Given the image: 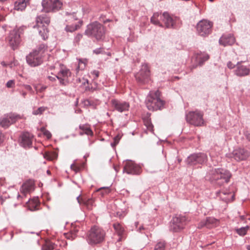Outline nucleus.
<instances>
[{
  "label": "nucleus",
  "mask_w": 250,
  "mask_h": 250,
  "mask_svg": "<svg viewBox=\"0 0 250 250\" xmlns=\"http://www.w3.org/2000/svg\"><path fill=\"white\" fill-rule=\"evenodd\" d=\"M47 49V46L44 44L39 45L26 57L27 63L31 67H36L41 65L43 62L44 54Z\"/></svg>",
  "instance_id": "nucleus-1"
},
{
  "label": "nucleus",
  "mask_w": 250,
  "mask_h": 250,
  "mask_svg": "<svg viewBox=\"0 0 250 250\" xmlns=\"http://www.w3.org/2000/svg\"><path fill=\"white\" fill-rule=\"evenodd\" d=\"M106 29L102 24L95 21L87 25L84 34L89 37H93L97 41L103 40L105 36Z\"/></svg>",
  "instance_id": "nucleus-2"
},
{
  "label": "nucleus",
  "mask_w": 250,
  "mask_h": 250,
  "mask_svg": "<svg viewBox=\"0 0 250 250\" xmlns=\"http://www.w3.org/2000/svg\"><path fill=\"white\" fill-rule=\"evenodd\" d=\"M160 92L157 90L151 91L146 98L145 103L147 109L155 111L162 109L165 104V101L160 98Z\"/></svg>",
  "instance_id": "nucleus-3"
},
{
  "label": "nucleus",
  "mask_w": 250,
  "mask_h": 250,
  "mask_svg": "<svg viewBox=\"0 0 250 250\" xmlns=\"http://www.w3.org/2000/svg\"><path fill=\"white\" fill-rule=\"evenodd\" d=\"M105 235V230L102 228L94 226L87 234V242L91 245L100 244L104 241Z\"/></svg>",
  "instance_id": "nucleus-4"
},
{
  "label": "nucleus",
  "mask_w": 250,
  "mask_h": 250,
  "mask_svg": "<svg viewBox=\"0 0 250 250\" xmlns=\"http://www.w3.org/2000/svg\"><path fill=\"white\" fill-rule=\"evenodd\" d=\"M203 112L196 110L189 111L186 114V120L188 123L196 126H201L204 125Z\"/></svg>",
  "instance_id": "nucleus-5"
},
{
  "label": "nucleus",
  "mask_w": 250,
  "mask_h": 250,
  "mask_svg": "<svg viewBox=\"0 0 250 250\" xmlns=\"http://www.w3.org/2000/svg\"><path fill=\"white\" fill-rule=\"evenodd\" d=\"M212 179L215 181L221 180L218 184L221 186L223 183H227L229 182L231 176L230 172L223 168H217L211 171Z\"/></svg>",
  "instance_id": "nucleus-6"
},
{
  "label": "nucleus",
  "mask_w": 250,
  "mask_h": 250,
  "mask_svg": "<svg viewBox=\"0 0 250 250\" xmlns=\"http://www.w3.org/2000/svg\"><path fill=\"white\" fill-rule=\"evenodd\" d=\"M42 11L45 13L56 12L62 7V0H42Z\"/></svg>",
  "instance_id": "nucleus-7"
},
{
  "label": "nucleus",
  "mask_w": 250,
  "mask_h": 250,
  "mask_svg": "<svg viewBox=\"0 0 250 250\" xmlns=\"http://www.w3.org/2000/svg\"><path fill=\"white\" fill-rule=\"evenodd\" d=\"M208 161L206 154L202 152L194 153L190 154L186 159L185 162L188 166H195L198 165H203Z\"/></svg>",
  "instance_id": "nucleus-8"
},
{
  "label": "nucleus",
  "mask_w": 250,
  "mask_h": 250,
  "mask_svg": "<svg viewBox=\"0 0 250 250\" xmlns=\"http://www.w3.org/2000/svg\"><path fill=\"white\" fill-rule=\"evenodd\" d=\"M187 222V220L185 216H175L170 222L169 230L172 232H179L184 229Z\"/></svg>",
  "instance_id": "nucleus-9"
},
{
  "label": "nucleus",
  "mask_w": 250,
  "mask_h": 250,
  "mask_svg": "<svg viewBox=\"0 0 250 250\" xmlns=\"http://www.w3.org/2000/svg\"><path fill=\"white\" fill-rule=\"evenodd\" d=\"M21 30H22L21 28L14 29L7 37L8 44L13 50L17 49L21 43Z\"/></svg>",
  "instance_id": "nucleus-10"
},
{
  "label": "nucleus",
  "mask_w": 250,
  "mask_h": 250,
  "mask_svg": "<svg viewBox=\"0 0 250 250\" xmlns=\"http://www.w3.org/2000/svg\"><path fill=\"white\" fill-rule=\"evenodd\" d=\"M138 83L144 84L147 83L150 79V70L147 64L142 65L140 71L135 75Z\"/></svg>",
  "instance_id": "nucleus-11"
},
{
  "label": "nucleus",
  "mask_w": 250,
  "mask_h": 250,
  "mask_svg": "<svg viewBox=\"0 0 250 250\" xmlns=\"http://www.w3.org/2000/svg\"><path fill=\"white\" fill-rule=\"evenodd\" d=\"M212 26L211 22L205 20H201L197 24V31L201 36H208L211 32Z\"/></svg>",
  "instance_id": "nucleus-12"
},
{
  "label": "nucleus",
  "mask_w": 250,
  "mask_h": 250,
  "mask_svg": "<svg viewBox=\"0 0 250 250\" xmlns=\"http://www.w3.org/2000/svg\"><path fill=\"white\" fill-rule=\"evenodd\" d=\"M20 118V115L14 113H9L4 115L0 119V125L5 128L8 127L11 125L15 123Z\"/></svg>",
  "instance_id": "nucleus-13"
},
{
  "label": "nucleus",
  "mask_w": 250,
  "mask_h": 250,
  "mask_svg": "<svg viewBox=\"0 0 250 250\" xmlns=\"http://www.w3.org/2000/svg\"><path fill=\"white\" fill-rule=\"evenodd\" d=\"M111 103L113 110L120 113L128 111L130 107L129 103L125 101L113 99Z\"/></svg>",
  "instance_id": "nucleus-14"
},
{
  "label": "nucleus",
  "mask_w": 250,
  "mask_h": 250,
  "mask_svg": "<svg viewBox=\"0 0 250 250\" xmlns=\"http://www.w3.org/2000/svg\"><path fill=\"white\" fill-rule=\"evenodd\" d=\"M71 73L69 69L62 64L60 65V70L56 75L57 79L62 85H66L65 81L71 76Z\"/></svg>",
  "instance_id": "nucleus-15"
},
{
  "label": "nucleus",
  "mask_w": 250,
  "mask_h": 250,
  "mask_svg": "<svg viewBox=\"0 0 250 250\" xmlns=\"http://www.w3.org/2000/svg\"><path fill=\"white\" fill-rule=\"evenodd\" d=\"M123 172L128 174L138 175L141 172V168L133 162L128 160L124 166Z\"/></svg>",
  "instance_id": "nucleus-16"
},
{
  "label": "nucleus",
  "mask_w": 250,
  "mask_h": 250,
  "mask_svg": "<svg viewBox=\"0 0 250 250\" xmlns=\"http://www.w3.org/2000/svg\"><path fill=\"white\" fill-rule=\"evenodd\" d=\"M232 155L235 160L240 161L246 160L250 156V153L248 150L239 147L234 149Z\"/></svg>",
  "instance_id": "nucleus-17"
},
{
  "label": "nucleus",
  "mask_w": 250,
  "mask_h": 250,
  "mask_svg": "<svg viewBox=\"0 0 250 250\" xmlns=\"http://www.w3.org/2000/svg\"><path fill=\"white\" fill-rule=\"evenodd\" d=\"M33 135L28 132H23L20 136V143L23 147H30L32 145Z\"/></svg>",
  "instance_id": "nucleus-18"
},
{
  "label": "nucleus",
  "mask_w": 250,
  "mask_h": 250,
  "mask_svg": "<svg viewBox=\"0 0 250 250\" xmlns=\"http://www.w3.org/2000/svg\"><path fill=\"white\" fill-rule=\"evenodd\" d=\"M160 19L163 21L166 28L174 27L175 21L167 12H165L162 15H160Z\"/></svg>",
  "instance_id": "nucleus-19"
},
{
  "label": "nucleus",
  "mask_w": 250,
  "mask_h": 250,
  "mask_svg": "<svg viewBox=\"0 0 250 250\" xmlns=\"http://www.w3.org/2000/svg\"><path fill=\"white\" fill-rule=\"evenodd\" d=\"M121 237L118 235H113L111 240L108 242L107 247L109 250H118L121 246Z\"/></svg>",
  "instance_id": "nucleus-20"
},
{
  "label": "nucleus",
  "mask_w": 250,
  "mask_h": 250,
  "mask_svg": "<svg viewBox=\"0 0 250 250\" xmlns=\"http://www.w3.org/2000/svg\"><path fill=\"white\" fill-rule=\"evenodd\" d=\"M250 69L248 66L242 65L240 62H237L236 68L235 70V74L239 77L248 76L250 73Z\"/></svg>",
  "instance_id": "nucleus-21"
},
{
  "label": "nucleus",
  "mask_w": 250,
  "mask_h": 250,
  "mask_svg": "<svg viewBox=\"0 0 250 250\" xmlns=\"http://www.w3.org/2000/svg\"><path fill=\"white\" fill-rule=\"evenodd\" d=\"M50 22V18L47 15L42 14L37 16L36 19V24L33 26V28H36V27L42 26L43 25L47 26Z\"/></svg>",
  "instance_id": "nucleus-22"
},
{
  "label": "nucleus",
  "mask_w": 250,
  "mask_h": 250,
  "mask_svg": "<svg viewBox=\"0 0 250 250\" xmlns=\"http://www.w3.org/2000/svg\"><path fill=\"white\" fill-rule=\"evenodd\" d=\"M235 42V38L233 35L231 34H224L219 39V43L220 44L224 46L227 45H231Z\"/></svg>",
  "instance_id": "nucleus-23"
},
{
  "label": "nucleus",
  "mask_w": 250,
  "mask_h": 250,
  "mask_svg": "<svg viewBox=\"0 0 250 250\" xmlns=\"http://www.w3.org/2000/svg\"><path fill=\"white\" fill-rule=\"evenodd\" d=\"M218 223V220L213 217H207L205 220L202 221L198 225L199 228L206 227L207 228H211L215 226Z\"/></svg>",
  "instance_id": "nucleus-24"
},
{
  "label": "nucleus",
  "mask_w": 250,
  "mask_h": 250,
  "mask_svg": "<svg viewBox=\"0 0 250 250\" xmlns=\"http://www.w3.org/2000/svg\"><path fill=\"white\" fill-rule=\"evenodd\" d=\"M34 185V182L32 180H28L22 184L21 188V191L24 196L33 189Z\"/></svg>",
  "instance_id": "nucleus-25"
},
{
  "label": "nucleus",
  "mask_w": 250,
  "mask_h": 250,
  "mask_svg": "<svg viewBox=\"0 0 250 250\" xmlns=\"http://www.w3.org/2000/svg\"><path fill=\"white\" fill-rule=\"evenodd\" d=\"M209 55L205 52L197 53L196 56V60L199 65L203 64L205 62L208 60Z\"/></svg>",
  "instance_id": "nucleus-26"
},
{
  "label": "nucleus",
  "mask_w": 250,
  "mask_h": 250,
  "mask_svg": "<svg viewBox=\"0 0 250 250\" xmlns=\"http://www.w3.org/2000/svg\"><path fill=\"white\" fill-rule=\"evenodd\" d=\"M162 15V14H159L158 12L154 13L150 19V22L154 25L163 27L164 26L160 21H161L160 19V15Z\"/></svg>",
  "instance_id": "nucleus-27"
},
{
  "label": "nucleus",
  "mask_w": 250,
  "mask_h": 250,
  "mask_svg": "<svg viewBox=\"0 0 250 250\" xmlns=\"http://www.w3.org/2000/svg\"><path fill=\"white\" fill-rule=\"evenodd\" d=\"M38 30L39 35L42 37L43 40H45L48 38V30L46 26L45 25H42V26L36 27Z\"/></svg>",
  "instance_id": "nucleus-28"
},
{
  "label": "nucleus",
  "mask_w": 250,
  "mask_h": 250,
  "mask_svg": "<svg viewBox=\"0 0 250 250\" xmlns=\"http://www.w3.org/2000/svg\"><path fill=\"white\" fill-rule=\"evenodd\" d=\"M79 129L84 132V134L88 136H93V132L90 128L89 125L83 124L80 125L79 126Z\"/></svg>",
  "instance_id": "nucleus-29"
},
{
  "label": "nucleus",
  "mask_w": 250,
  "mask_h": 250,
  "mask_svg": "<svg viewBox=\"0 0 250 250\" xmlns=\"http://www.w3.org/2000/svg\"><path fill=\"white\" fill-rule=\"evenodd\" d=\"M26 203L28 204V207L29 210L34 211L38 209V206L39 204L38 199L28 200Z\"/></svg>",
  "instance_id": "nucleus-30"
},
{
  "label": "nucleus",
  "mask_w": 250,
  "mask_h": 250,
  "mask_svg": "<svg viewBox=\"0 0 250 250\" xmlns=\"http://www.w3.org/2000/svg\"><path fill=\"white\" fill-rule=\"evenodd\" d=\"M113 227L117 232V234H114V235H118L121 237V235L124 231V228L122 225L119 223L116 222L113 224Z\"/></svg>",
  "instance_id": "nucleus-31"
},
{
  "label": "nucleus",
  "mask_w": 250,
  "mask_h": 250,
  "mask_svg": "<svg viewBox=\"0 0 250 250\" xmlns=\"http://www.w3.org/2000/svg\"><path fill=\"white\" fill-rule=\"evenodd\" d=\"M43 157L47 160L52 161L57 158V155L54 152H46L44 154Z\"/></svg>",
  "instance_id": "nucleus-32"
},
{
  "label": "nucleus",
  "mask_w": 250,
  "mask_h": 250,
  "mask_svg": "<svg viewBox=\"0 0 250 250\" xmlns=\"http://www.w3.org/2000/svg\"><path fill=\"white\" fill-rule=\"evenodd\" d=\"M144 125L146 126L148 130L153 131V126L151 122L149 117H145L143 119Z\"/></svg>",
  "instance_id": "nucleus-33"
},
{
  "label": "nucleus",
  "mask_w": 250,
  "mask_h": 250,
  "mask_svg": "<svg viewBox=\"0 0 250 250\" xmlns=\"http://www.w3.org/2000/svg\"><path fill=\"white\" fill-rule=\"evenodd\" d=\"M249 229V226H246L244 227H241L239 229H236V232L240 236H243L247 234L248 230Z\"/></svg>",
  "instance_id": "nucleus-34"
},
{
  "label": "nucleus",
  "mask_w": 250,
  "mask_h": 250,
  "mask_svg": "<svg viewBox=\"0 0 250 250\" xmlns=\"http://www.w3.org/2000/svg\"><path fill=\"white\" fill-rule=\"evenodd\" d=\"M26 4L24 0H22L21 1H19L18 3L16 2L15 3V9L18 10H21L24 9L26 7Z\"/></svg>",
  "instance_id": "nucleus-35"
},
{
  "label": "nucleus",
  "mask_w": 250,
  "mask_h": 250,
  "mask_svg": "<svg viewBox=\"0 0 250 250\" xmlns=\"http://www.w3.org/2000/svg\"><path fill=\"white\" fill-rule=\"evenodd\" d=\"M166 244L165 241H160L155 245L153 250H165Z\"/></svg>",
  "instance_id": "nucleus-36"
},
{
  "label": "nucleus",
  "mask_w": 250,
  "mask_h": 250,
  "mask_svg": "<svg viewBox=\"0 0 250 250\" xmlns=\"http://www.w3.org/2000/svg\"><path fill=\"white\" fill-rule=\"evenodd\" d=\"M56 245L52 242L47 243L42 247V250H53L55 249Z\"/></svg>",
  "instance_id": "nucleus-37"
},
{
  "label": "nucleus",
  "mask_w": 250,
  "mask_h": 250,
  "mask_svg": "<svg viewBox=\"0 0 250 250\" xmlns=\"http://www.w3.org/2000/svg\"><path fill=\"white\" fill-rule=\"evenodd\" d=\"M79 28V25L77 24H75V25H66L65 27V30L66 32H73L77 30Z\"/></svg>",
  "instance_id": "nucleus-38"
},
{
  "label": "nucleus",
  "mask_w": 250,
  "mask_h": 250,
  "mask_svg": "<svg viewBox=\"0 0 250 250\" xmlns=\"http://www.w3.org/2000/svg\"><path fill=\"white\" fill-rule=\"evenodd\" d=\"M77 200L79 204H84L85 205H88L89 204H92V200L88 199L87 201H85L84 199L82 198H80V195L77 197Z\"/></svg>",
  "instance_id": "nucleus-39"
},
{
  "label": "nucleus",
  "mask_w": 250,
  "mask_h": 250,
  "mask_svg": "<svg viewBox=\"0 0 250 250\" xmlns=\"http://www.w3.org/2000/svg\"><path fill=\"white\" fill-rule=\"evenodd\" d=\"M41 131L43 132L44 135L45 136L47 139H50L52 135L49 131L46 130L43 127L41 128Z\"/></svg>",
  "instance_id": "nucleus-40"
},
{
  "label": "nucleus",
  "mask_w": 250,
  "mask_h": 250,
  "mask_svg": "<svg viewBox=\"0 0 250 250\" xmlns=\"http://www.w3.org/2000/svg\"><path fill=\"white\" fill-rule=\"evenodd\" d=\"M45 108L44 107H39L37 110L33 111V114L35 115L41 114L45 111Z\"/></svg>",
  "instance_id": "nucleus-41"
},
{
  "label": "nucleus",
  "mask_w": 250,
  "mask_h": 250,
  "mask_svg": "<svg viewBox=\"0 0 250 250\" xmlns=\"http://www.w3.org/2000/svg\"><path fill=\"white\" fill-rule=\"evenodd\" d=\"M78 231L77 230H74V232H72V231H71V233L70 234H66V237L68 239H71V240H73L74 239L76 236V232Z\"/></svg>",
  "instance_id": "nucleus-42"
},
{
  "label": "nucleus",
  "mask_w": 250,
  "mask_h": 250,
  "mask_svg": "<svg viewBox=\"0 0 250 250\" xmlns=\"http://www.w3.org/2000/svg\"><path fill=\"white\" fill-rule=\"evenodd\" d=\"M83 37V35L78 33L74 38V42L75 43H78Z\"/></svg>",
  "instance_id": "nucleus-43"
},
{
  "label": "nucleus",
  "mask_w": 250,
  "mask_h": 250,
  "mask_svg": "<svg viewBox=\"0 0 250 250\" xmlns=\"http://www.w3.org/2000/svg\"><path fill=\"white\" fill-rule=\"evenodd\" d=\"M139 225V222H136L135 223V226L136 227V229L138 231H139L140 232H142L143 230L145 229V228L142 225H141L139 227H138Z\"/></svg>",
  "instance_id": "nucleus-44"
},
{
  "label": "nucleus",
  "mask_w": 250,
  "mask_h": 250,
  "mask_svg": "<svg viewBox=\"0 0 250 250\" xmlns=\"http://www.w3.org/2000/svg\"><path fill=\"white\" fill-rule=\"evenodd\" d=\"M85 66V63L82 61L80 60L79 62V65L77 68V70H83Z\"/></svg>",
  "instance_id": "nucleus-45"
},
{
  "label": "nucleus",
  "mask_w": 250,
  "mask_h": 250,
  "mask_svg": "<svg viewBox=\"0 0 250 250\" xmlns=\"http://www.w3.org/2000/svg\"><path fill=\"white\" fill-rule=\"evenodd\" d=\"M99 71L96 70H94L91 72V75L93 76L94 79H96L99 77Z\"/></svg>",
  "instance_id": "nucleus-46"
},
{
  "label": "nucleus",
  "mask_w": 250,
  "mask_h": 250,
  "mask_svg": "<svg viewBox=\"0 0 250 250\" xmlns=\"http://www.w3.org/2000/svg\"><path fill=\"white\" fill-rule=\"evenodd\" d=\"M104 52L103 48H98L93 50V53L96 54H99L103 53Z\"/></svg>",
  "instance_id": "nucleus-47"
},
{
  "label": "nucleus",
  "mask_w": 250,
  "mask_h": 250,
  "mask_svg": "<svg viewBox=\"0 0 250 250\" xmlns=\"http://www.w3.org/2000/svg\"><path fill=\"white\" fill-rule=\"evenodd\" d=\"M14 84H15V83L13 80L8 81L6 84V86L8 88H11V87H13Z\"/></svg>",
  "instance_id": "nucleus-48"
},
{
  "label": "nucleus",
  "mask_w": 250,
  "mask_h": 250,
  "mask_svg": "<svg viewBox=\"0 0 250 250\" xmlns=\"http://www.w3.org/2000/svg\"><path fill=\"white\" fill-rule=\"evenodd\" d=\"M235 64H233L231 62L229 61L227 63V66L229 69H232L234 68Z\"/></svg>",
  "instance_id": "nucleus-49"
},
{
  "label": "nucleus",
  "mask_w": 250,
  "mask_h": 250,
  "mask_svg": "<svg viewBox=\"0 0 250 250\" xmlns=\"http://www.w3.org/2000/svg\"><path fill=\"white\" fill-rule=\"evenodd\" d=\"M120 139V138L119 136H116L114 138V146H116L118 144Z\"/></svg>",
  "instance_id": "nucleus-50"
},
{
  "label": "nucleus",
  "mask_w": 250,
  "mask_h": 250,
  "mask_svg": "<svg viewBox=\"0 0 250 250\" xmlns=\"http://www.w3.org/2000/svg\"><path fill=\"white\" fill-rule=\"evenodd\" d=\"M105 17L104 16H103V15H101L100 17H99V20L101 22H103V23H106V21H105Z\"/></svg>",
  "instance_id": "nucleus-51"
},
{
  "label": "nucleus",
  "mask_w": 250,
  "mask_h": 250,
  "mask_svg": "<svg viewBox=\"0 0 250 250\" xmlns=\"http://www.w3.org/2000/svg\"><path fill=\"white\" fill-rule=\"evenodd\" d=\"M57 78L56 77V75L55 76V77H52V76H48V79L52 81V82H54V81H56V79Z\"/></svg>",
  "instance_id": "nucleus-52"
},
{
  "label": "nucleus",
  "mask_w": 250,
  "mask_h": 250,
  "mask_svg": "<svg viewBox=\"0 0 250 250\" xmlns=\"http://www.w3.org/2000/svg\"><path fill=\"white\" fill-rule=\"evenodd\" d=\"M3 135H2L1 131H0V144L3 142Z\"/></svg>",
  "instance_id": "nucleus-53"
},
{
  "label": "nucleus",
  "mask_w": 250,
  "mask_h": 250,
  "mask_svg": "<svg viewBox=\"0 0 250 250\" xmlns=\"http://www.w3.org/2000/svg\"><path fill=\"white\" fill-rule=\"evenodd\" d=\"M79 169L80 168L79 167L75 166V167L73 168L72 170L75 171L76 172H77L78 171H79Z\"/></svg>",
  "instance_id": "nucleus-54"
},
{
  "label": "nucleus",
  "mask_w": 250,
  "mask_h": 250,
  "mask_svg": "<svg viewBox=\"0 0 250 250\" xmlns=\"http://www.w3.org/2000/svg\"><path fill=\"white\" fill-rule=\"evenodd\" d=\"M246 138L250 141V134L248 133L246 135Z\"/></svg>",
  "instance_id": "nucleus-55"
},
{
  "label": "nucleus",
  "mask_w": 250,
  "mask_h": 250,
  "mask_svg": "<svg viewBox=\"0 0 250 250\" xmlns=\"http://www.w3.org/2000/svg\"><path fill=\"white\" fill-rule=\"evenodd\" d=\"M1 64L3 66H7V64L5 62H1Z\"/></svg>",
  "instance_id": "nucleus-56"
},
{
  "label": "nucleus",
  "mask_w": 250,
  "mask_h": 250,
  "mask_svg": "<svg viewBox=\"0 0 250 250\" xmlns=\"http://www.w3.org/2000/svg\"><path fill=\"white\" fill-rule=\"evenodd\" d=\"M84 103H85V105H89V104H90V101H89V100H86V101L84 102Z\"/></svg>",
  "instance_id": "nucleus-57"
},
{
  "label": "nucleus",
  "mask_w": 250,
  "mask_h": 250,
  "mask_svg": "<svg viewBox=\"0 0 250 250\" xmlns=\"http://www.w3.org/2000/svg\"><path fill=\"white\" fill-rule=\"evenodd\" d=\"M75 166L74 164H71L70 166L71 169L72 170L73 169V168L75 167Z\"/></svg>",
  "instance_id": "nucleus-58"
},
{
  "label": "nucleus",
  "mask_w": 250,
  "mask_h": 250,
  "mask_svg": "<svg viewBox=\"0 0 250 250\" xmlns=\"http://www.w3.org/2000/svg\"><path fill=\"white\" fill-rule=\"evenodd\" d=\"M79 134L80 135H83V134H85L84 132H83V131L81 130V132H79Z\"/></svg>",
  "instance_id": "nucleus-59"
},
{
  "label": "nucleus",
  "mask_w": 250,
  "mask_h": 250,
  "mask_svg": "<svg viewBox=\"0 0 250 250\" xmlns=\"http://www.w3.org/2000/svg\"><path fill=\"white\" fill-rule=\"evenodd\" d=\"M20 198H23V197H22V196H21V195H20L19 194H18V195H17V198H18V199H19Z\"/></svg>",
  "instance_id": "nucleus-60"
},
{
  "label": "nucleus",
  "mask_w": 250,
  "mask_h": 250,
  "mask_svg": "<svg viewBox=\"0 0 250 250\" xmlns=\"http://www.w3.org/2000/svg\"><path fill=\"white\" fill-rule=\"evenodd\" d=\"M22 94V96H23V97H25V96H26V92H23L22 93V94Z\"/></svg>",
  "instance_id": "nucleus-61"
},
{
  "label": "nucleus",
  "mask_w": 250,
  "mask_h": 250,
  "mask_svg": "<svg viewBox=\"0 0 250 250\" xmlns=\"http://www.w3.org/2000/svg\"><path fill=\"white\" fill-rule=\"evenodd\" d=\"M105 21H106V22H110V21H112V20H110V19H107L105 20Z\"/></svg>",
  "instance_id": "nucleus-62"
},
{
  "label": "nucleus",
  "mask_w": 250,
  "mask_h": 250,
  "mask_svg": "<svg viewBox=\"0 0 250 250\" xmlns=\"http://www.w3.org/2000/svg\"><path fill=\"white\" fill-rule=\"evenodd\" d=\"M229 199V198H224L223 199V200H224L225 202H228Z\"/></svg>",
  "instance_id": "nucleus-63"
},
{
  "label": "nucleus",
  "mask_w": 250,
  "mask_h": 250,
  "mask_svg": "<svg viewBox=\"0 0 250 250\" xmlns=\"http://www.w3.org/2000/svg\"><path fill=\"white\" fill-rule=\"evenodd\" d=\"M247 250H250V245H248L247 246Z\"/></svg>",
  "instance_id": "nucleus-64"
}]
</instances>
